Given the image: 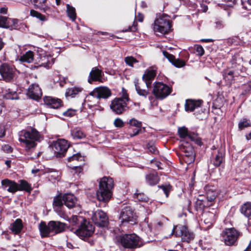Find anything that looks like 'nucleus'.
Segmentation results:
<instances>
[{
  "instance_id": "obj_1",
  "label": "nucleus",
  "mask_w": 251,
  "mask_h": 251,
  "mask_svg": "<svg viewBox=\"0 0 251 251\" xmlns=\"http://www.w3.org/2000/svg\"><path fill=\"white\" fill-rule=\"evenodd\" d=\"M69 209H80V205L77 203L76 197L72 194H64L62 196L58 195L53 198V206L54 210L60 217L65 220H69V216L65 210L63 205Z\"/></svg>"
},
{
  "instance_id": "obj_2",
  "label": "nucleus",
  "mask_w": 251,
  "mask_h": 251,
  "mask_svg": "<svg viewBox=\"0 0 251 251\" xmlns=\"http://www.w3.org/2000/svg\"><path fill=\"white\" fill-rule=\"evenodd\" d=\"M118 245L122 249H128L134 251L135 249L143 247L145 242L135 233L125 234L117 238Z\"/></svg>"
},
{
  "instance_id": "obj_3",
  "label": "nucleus",
  "mask_w": 251,
  "mask_h": 251,
  "mask_svg": "<svg viewBox=\"0 0 251 251\" xmlns=\"http://www.w3.org/2000/svg\"><path fill=\"white\" fill-rule=\"evenodd\" d=\"M99 186V189L96 192L98 200L104 203L108 202L111 198V190L114 187L113 178L109 176H103L100 180Z\"/></svg>"
},
{
  "instance_id": "obj_4",
  "label": "nucleus",
  "mask_w": 251,
  "mask_h": 251,
  "mask_svg": "<svg viewBox=\"0 0 251 251\" xmlns=\"http://www.w3.org/2000/svg\"><path fill=\"white\" fill-rule=\"evenodd\" d=\"M41 135L34 128L30 127L19 132V141L25 144L26 150H30L36 147V142L40 141Z\"/></svg>"
},
{
  "instance_id": "obj_5",
  "label": "nucleus",
  "mask_w": 251,
  "mask_h": 251,
  "mask_svg": "<svg viewBox=\"0 0 251 251\" xmlns=\"http://www.w3.org/2000/svg\"><path fill=\"white\" fill-rule=\"evenodd\" d=\"M153 30L156 35H163L170 32L172 30L171 21L166 14L157 16L154 22Z\"/></svg>"
},
{
  "instance_id": "obj_6",
  "label": "nucleus",
  "mask_w": 251,
  "mask_h": 251,
  "mask_svg": "<svg viewBox=\"0 0 251 251\" xmlns=\"http://www.w3.org/2000/svg\"><path fill=\"white\" fill-rule=\"evenodd\" d=\"M54 58L47 54L45 51L42 49L38 48L36 52L35 58L34 68L44 67L47 69L50 68L54 63Z\"/></svg>"
},
{
  "instance_id": "obj_7",
  "label": "nucleus",
  "mask_w": 251,
  "mask_h": 251,
  "mask_svg": "<svg viewBox=\"0 0 251 251\" xmlns=\"http://www.w3.org/2000/svg\"><path fill=\"white\" fill-rule=\"evenodd\" d=\"M173 235H175L176 237L181 236L182 241L187 243L193 240L195 237L193 232L189 230L186 226L183 225L174 226L170 236Z\"/></svg>"
},
{
  "instance_id": "obj_8",
  "label": "nucleus",
  "mask_w": 251,
  "mask_h": 251,
  "mask_svg": "<svg viewBox=\"0 0 251 251\" xmlns=\"http://www.w3.org/2000/svg\"><path fill=\"white\" fill-rule=\"evenodd\" d=\"M241 234L234 228H226L222 233L223 241L226 246H236Z\"/></svg>"
},
{
  "instance_id": "obj_9",
  "label": "nucleus",
  "mask_w": 251,
  "mask_h": 251,
  "mask_svg": "<svg viewBox=\"0 0 251 251\" xmlns=\"http://www.w3.org/2000/svg\"><path fill=\"white\" fill-rule=\"evenodd\" d=\"M238 55H234L232 57V59L230 61L231 64V67L235 68V70H225L223 72V78L226 82L227 84H231L233 80L234 77L238 74V73L236 72V70H241L242 65H240L241 62V59L240 57H238Z\"/></svg>"
},
{
  "instance_id": "obj_10",
  "label": "nucleus",
  "mask_w": 251,
  "mask_h": 251,
  "mask_svg": "<svg viewBox=\"0 0 251 251\" xmlns=\"http://www.w3.org/2000/svg\"><path fill=\"white\" fill-rule=\"evenodd\" d=\"M70 146L68 141L64 139L53 141L50 145L54 151L55 156L60 158L65 156Z\"/></svg>"
},
{
  "instance_id": "obj_11",
  "label": "nucleus",
  "mask_w": 251,
  "mask_h": 251,
  "mask_svg": "<svg viewBox=\"0 0 251 251\" xmlns=\"http://www.w3.org/2000/svg\"><path fill=\"white\" fill-rule=\"evenodd\" d=\"M172 91V87L163 82H154L152 93L157 99L163 100L169 96Z\"/></svg>"
},
{
  "instance_id": "obj_12",
  "label": "nucleus",
  "mask_w": 251,
  "mask_h": 251,
  "mask_svg": "<svg viewBox=\"0 0 251 251\" xmlns=\"http://www.w3.org/2000/svg\"><path fill=\"white\" fill-rule=\"evenodd\" d=\"M110 108L112 112L117 115L122 114L129 109V107L125 100L117 98L111 101Z\"/></svg>"
},
{
  "instance_id": "obj_13",
  "label": "nucleus",
  "mask_w": 251,
  "mask_h": 251,
  "mask_svg": "<svg viewBox=\"0 0 251 251\" xmlns=\"http://www.w3.org/2000/svg\"><path fill=\"white\" fill-rule=\"evenodd\" d=\"M120 219L121 222L131 223L133 224L136 223L137 216L132 208L129 205H126L122 208L120 215Z\"/></svg>"
},
{
  "instance_id": "obj_14",
  "label": "nucleus",
  "mask_w": 251,
  "mask_h": 251,
  "mask_svg": "<svg viewBox=\"0 0 251 251\" xmlns=\"http://www.w3.org/2000/svg\"><path fill=\"white\" fill-rule=\"evenodd\" d=\"M95 230L94 226L86 220L85 222L75 231L76 235L82 239L91 236Z\"/></svg>"
},
{
  "instance_id": "obj_15",
  "label": "nucleus",
  "mask_w": 251,
  "mask_h": 251,
  "mask_svg": "<svg viewBox=\"0 0 251 251\" xmlns=\"http://www.w3.org/2000/svg\"><path fill=\"white\" fill-rule=\"evenodd\" d=\"M15 67L7 63H3L0 66V74L6 82H10L15 75Z\"/></svg>"
},
{
  "instance_id": "obj_16",
  "label": "nucleus",
  "mask_w": 251,
  "mask_h": 251,
  "mask_svg": "<svg viewBox=\"0 0 251 251\" xmlns=\"http://www.w3.org/2000/svg\"><path fill=\"white\" fill-rule=\"evenodd\" d=\"M180 150L183 153L185 161L190 164L195 160V153L193 146L188 142L183 143L180 146Z\"/></svg>"
},
{
  "instance_id": "obj_17",
  "label": "nucleus",
  "mask_w": 251,
  "mask_h": 251,
  "mask_svg": "<svg viewBox=\"0 0 251 251\" xmlns=\"http://www.w3.org/2000/svg\"><path fill=\"white\" fill-rule=\"evenodd\" d=\"M92 220L95 225L100 227H105L108 223L106 213L101 210H97L93 213Z\"/></svg>"
},
{
  "instance_id": "obj_18",
  "label": "nucleus",
  "mask_w": 251,
  "mask_h": 251,
  "mask_svg": "<svg viewBox=\"0 0 251 251\" xmlns=\"http://www.w3.org/2000/svg\"><path fill=\"white\" fill-rule=\"evenodd\" d=\"M90 95L97 99H106L111 95V90L107 87L100 86L95 88Z\"/></svg>"
},
{
  "instance_id": "obj_19",
  "label": "nucleus",
  "mask_w": 251,
  "mask_h": 251,
  "mask_svg": "<svg viewBox=\"0 0 251 251\" xmlns=\"http://www.w3.org/2000/svg\"><path fill=\"white\" fill-rule=\"evenodd\" d=\"M156 75V70L154 69L153 68H150L146 70L145 71L142 76V79L146 83V86L148 88L151 87L152 82L154 79Z\"/></svg>"
},
{
  "instance_id": "obj_20",
  "label": "nucleus",
  "mask_w": 251,
  "mask_h": 251,
  "mask_svg": "<svg viewBox=\"0 0 251 251\" xmlns=\"http://www.w3.org/2000/svg\"><path fill=\"white\" fill-rule=\"evenodd\" d=\"M42 95V91L37 84H32L28 88L27 95L33 100H39Z\"/></svg>"
},
{
  "instance_id": "obj_21",
  "label": "nucleus",
  "mask_w": 251,
  "mask_h": 251,
  "mask_svg": "<svg viewBox=\"0 0 251 251\" xmlns=\"http://www.w3.org/2000/svg\"><path fill=\"white\" fill-rule=\"evenodd\" d=\"M49 226L54 234L63 232L66 228V224L57 221H50L49 222Z\"/></svg>"
},
{
  "instance_id": "obj_22",
  "label": "nucleus",
  "mask_w": 251,
  "mask_h": 251,
  "mask_svg": "<svg viewBox=\"0 0 251 251\" xmlns=\"http://www.w3.org/2000/svg\"><path fill=\"white\" fill-rule=\"evenodd\" d=\"M1 185L4 189L7 187V190L10 193H15L19 190V184L14 181L8 179H5L1 181Z\"/></svg>"
},
{
  "instance_id": "obj_23",
  "label": "nucleus",
  "mask_w": 251,
  "mask_h": 251,
  "mask_svg": "<svg viewBox=\"0 0 251 251\" xmlns=\"http://www.w3.org/2000/svg\"><path fill=\"white\" fill-rule=\"evenodd\" d=\"M102 72L97 67L93 68L89 74L88 81L92 84L94 81H100L102 78Z\"/></svg>"
},
{
  "instance_id": "obj_24",
  "label": "nucleus",
  "mask_w": 251,
  "mask_h": 251,
  "mask_svg": "<svg viewBox=\"0 0 251 251\" xmlns=\"http://www.w3.org/2000/svg\"><path fill=\"white\" fill-rule=\"evenodd\" d=\"M202 101L201 100H186L185 104V110L187 112L193 111L195 109L201 106Z\"/></svg>"
},
{
  "instance_id": "obj_25",
  "label": "nucleus",
  "mask_w": 251,
  "mask_h": 251,
  "mask_svg": "<svg viewBox=\"0 0 251 251\" xmlns=\"http://www.w3.org/2000/svg\"><path fill=\"white\" fill-rule=\"evenodd\" d=\"M44 100L45 103L51 108L57 109L62 105V101L61 100L58 99L47 97Z\"/></svg>"
},
{
  "instance_id": "obj_26",
  "label": "nucleus",
  "mask_w": 251,
  "mask_h": 251,
  "mask_svg": "<svg viewBox=\"0 0 251 251\" xmlns=\"http://www.w3.org/2000/svg\"><path fill=\"white\" fill-rule=\"evenodd\" d=\"M39 229L42 238L49 237L52 233L49 226V222L48 225L44 222H41L39 225Z\"/></svg>"
},
{
  "instance_id": "obj_27",
  "label": "nucleus",
  "mask_w": 251,
  "mask_h": 251,
  "mask_svg": "<svg viewBox=\"0 0 251 251\" xmlns=\"http://www.w3.org/2000/svg\"><path fill=\"white\" fill-rule=\"evenodd\" d=\"M19 26V20L5 17L4 28H9L10 30H12L18 28Z\"/></svg>"
},
{
  "instance_id": "obj_28",
  "label": "nucleus",
  "mask_w": 251,
  "mask_h": 251,
  "mask_svg": "<svg viewBox=\"0 0 251 251\" xmlns=\"http://www.w3.org/2000/svg\"><path fill=\"white\" fill-rule=\"evenodd\" d=\"M35 56L36 53H34L31 50H28L21 56L19 60L22 62L30 63L33 61H35Z\"/></svg>"
},
{
  "instance_id": "obj_29",
  "label": "nucleus",
  "mask_w": 251,
  "mask_h": 251,
  "mask_svg": "<svg viewBox=\"0 0 251 251\" xmlns=\"http://www.w3.org/2000/svg\"><path fill=\"white\" fill-rule=\"evenodd\" d=\"M86 219L80 216L74 215L71 218L69 217V220H66L73 226L79 228L85 221Z\"/></svg>"
},
{
  "instance_id": "obj_30",
  "label": "nucleus",
  "mask_w": 251,
  "mask_h": 251,
  "mask_svg": "<svg viewBox=\"0 0 251 251\" xmlns=\"http://www.w3.org/2000/svg\"><path fill=\"white\" fill-rule=\"evenodd\" d=\"M146 182L150 186L156 185L159 181V177L157 174L150 173L145 176Z\"/></svg>"
},
{
  "instance_id": "obj_31",
  "label": "nucleus",
  "mask_w": 251,
  "mask_h": 251,
  "mask_svg": "<svg viewBox=\"0 0 251 251\" xmlns=\"http://www.w3.org/2000/svg\"><path fill=\"white\" fill-rule=\"evenodd\" d=\"M3 97L7 100H18L19 99L18 93L14 90L9 88L3 90Z\"/></svg>"
},
{
  "instance_id": "obj_32",
  "label": "nucleus",
  "mask_w": 251,
  "mask_h": 251,
  "mask_svg": "<svg viewBox=\"0 0 251 251\" xmlns=\"http://www.w3.org/2000/svg\"><path fill=\"white\" fill-rule=\"evenodd\" d=\"M23 227L22 221L20 219H17L12 224L10 229L15 234H18L21 231Z\"/></svg>"
},
{
  "instance_id": "obj_33",
  "label": "nucleus",
  "mask_w": 251,
  "mask_h": 251,
  "mask_svg": "<svg viewBox=\"0 0 251 251\" xmlns=\"http://www.w3.org/2000/svg\"><path fill=\"white\" fill-rule=\"evenodd\" d=\"M208 205V203L207 202L206 200L198 198L195 202V208L197 211L202 212L204 210V207Z\"/></svg>"
},
{
  "instance_id": "obj_34",
  "label": "nucleus",
  "mask_w": 251,
  "mask_h": 251,
  "mask_svg": "<svg viewBox=\"0 0 251 251\" xmlns=\"http://www.w3.org/2000/svg\"><path fill=\"white\" fill-rule=\"evenodd\" d=\"M133 198L135 201L147 202L149 200L148 197L143 193L140 192L136 190L135 192L133 195Z\"/></svg>"
},
{
  "instance_id": "obj_35",
  "label": "nucleus",
  "mask_w": 251,
  "mask_h": 251,
  "mask_svg": "<svg viewBox=\"0 0 251 251\" xmlns=\"http://www.w3.org/2000/svg\"><path fill=\"white\" fill-rule=\"evenodd\" d=\"M240 210L241 213L246 217L251 218V202H247L244 204Z\"/></svg>"
},
{
  "instance_id": "obj_36",
  "label": "nucleus",
  "mask_w": 251,
  "mask_h": 251,
  "mask_svg": "<svg viewBox=\"0 0 251 251\" xmlns=\"http://www.w3.org/2000/svg\"><path fill=\"white\" fill-rule=\"evenodd\" d=\"M68 161L69 162H80L84 164V157L82 156L80 153H76L68 157Z\"/></svg>"
},
{
  "instance_id": "obj_37",
  "label": "nucleus",
  "mask_w": 251,
  "mask_h": 251,
  "mask_svg": "<svg viewBox=\"0 0 251 251\" xmlns=\"http://www.w3.org/2000/svg\"><path fill=\"white\" fill-rule=\"evenodd\" d=\"M66 12L68 16L73 22L75 21L76 17L75 8L69 4H66Z\"/></svg>"
},
{
  "instance_id": "obj_38",
  "label": "nucleus",
  "mask_w": 251,
  "mask_h": 251,
  "mask_svg": "<svg viewBox=\"0 0 251 251\" xmlns=\"http://www.w3.org/2000/svg\"><path fill=\"white\" fill-rule=\"evenodd\" d=\"M71 135L74 139H81L85 137V133L78 128H75L72 130Z\"/></svg>"
},
{
  "instance_id": "obj_39",
  "label": "nucleus",
  "mask_w": 251,
  "mask_h": 251,
  "mask_svg": "<svg viewBox=\"0 0 251 251\" xmlns=\"http://www.w3.org/2000/svg\"><path fill=\"white\" fill-rule=\"evenodd\" d=\"M134 83L135 89L137 94L139 96H142L144 98H146L147 96L150 94L149 91L147 90L141 89V87L139 85V83H138L137 80H135Z\"/></svg>"
},
{
  "instance_id": "obj_40",
  "label": "nucleus",
  "mask_w": 251,
  "mask_h": 251,
  "mask_svg": "<svg viewBox=\"0 0 251 251\" xmlns=\"http://www.w3.org/2000/svg\"><path fill=\"white\" fill-rule=\"evenodd\" d=\"M82 88L78 87H73L68 88L66 92V96H70L72 98L75 97L79 92H81Z\"/></svg>"
},
{
  "instance_id": "obj_41",
  "label": "nucleus",
  "mask_w": 251,
  "mask_h": 251,
  "mask_svg": "<svg viewBox=\"0 0 251 251\" xmlns=\"http://www.w3.org/2000/svg\"><path fill=\"white\" fill-rule=\"evenodd\" d=\"M19 191H25L27 192H30L31 191V187L29 183L25 180H20V184H19Z\"/></svg>"
},
{
  "instance_id": "obj_42",
  "label": "nucleus",
  "mask_w": 251,
  "mask_h": 251,
  "mask_svg": "<svg viewBox=\"0 0 251 251\" xmlns=\"http://www.w3.org/2000/svg\"><path fill=\"white\" fill-rule=\"evenodd\" d=\"M147 148L150 152L154 154H157L159 151L155 142L153 140L149 141L146 145Z\"/></svg>"
},
{
  "instance_id": "obj_43",
  "label": "nucleus",
  "mask_w": 251,
  "mask_h": 251,
  "mask_svg": "<svg viewBox=\"0 0 251 251\" xmlns=\"http://www.w3.org/2000/svg\"><path fill=\"white\" fill-rule=\"evenodd\" d=\"M188 131L187 128L182 126L178 128L177 132L180 138L186 139L187 137Z\"/></svg>"
},
{
  "instance_id": "obj_44",
  "label": "nucleus",
  "mask_w": 251,
  "mask_h": 251,
  "mask_svg": "<svg viewBox=\"0 0 251 251\" xmlns=\"http://www.w3.org/2000/svg\"><path fill=\"white\" fill-rule=\"evenodd\" d=\"M30 15L31 16L33 17H36L39 19L41 21H45L47 20L46 17L41 14L40 13L33 10L31 9L30 11Z\"/></svg>"
},
{
  "instance_id": "obj_45",
  "label": "nucleus",
  "mask_w": 251,
  "mask_h": 251,
  "mask_svg": "<svg viewBox=\"0 0 251 251\" xmlns=\"http://www.w3.org/2000/svg\"><path fill=\"white\" fill-rule=\"evenodd\" d=\"M217 151L218 153L215 156L212 153V156L213 159L211 160V162L214 166L219 167L220 166V150L218 149Z\"/></svg>"
},
{
  "instance_id": "obj_46",
  "label": "nucleus",
  "mask_w": 251,
  "mask_h": 251,
  "mask_svg": "<svg viewBox=\"0 0 251 251\" xmlns=\"http://www.w3.org/2000/svg\"><path fill=\"white\" fill-rule=\"evenodd\" d=\"M206 196V201L208 203V202H212L216 199V193L215 191H209L207 192Z\"/></svg>"
},
{
  "instance_id": "obj_47",
  "label": "nucleus",
  "mask_w": 251,
  "mask_h": 251,
  "mask_svg": "<svg viewBox=\"0 0 251 251\" xmlns=\"http://www.w3.org/2000/svg\"><path fill=\"white\" fill-rule=\"evenodd\" d=\"M251 123L249 120L247 119H243L238 124V127L240 130L244 129L245 127L250 126Z\"/></svg>"
},
{
  "instance_id": "obj_48",
  "label": "nucleus",
  "mask_w": 251,
  "mask_h": 251,
  "mask_svg": "<svg viewBox=\"0 0 251 251\" xmlns=\"http://www.w3.org/2000/svg\"><path fill=\"white\" fill-rule=\"evenodd\" d=\"M171 63L176 68H181L185 65V62L181 59H176L175 58Z\"/></svg>"
},
{
  "instance_id": "obj_49",
  "label": "nucleus",
  "mask_w": 251,
  "mask_h": 251,
  "mask_svg": "<svg viewBox=\"0 0 251 251\" xmlns=\"http://www.w3.org/2000/svg\"><path fill=\"white\" fill-rule=\"evenodd\" d=\"M84 164H82V163H75V166H70L71 168L74 170L76 174L79 175L80 173H81L83 171L82 166Z\"/></svg>"
},
{
  "instance_id": "obj_50",
  "label": "nucleus",
  "mask_w": 251,
  "mask_h": 251,
  "mask_svg": "<svg viewBox=\"0 0 251 251\" xmlns=\"http://www.w3.org/2000/svg\"><path fill=\"white\" fill-rule=\"evenodd\" d=\"M126 63L130 67H133L134 63L137 62V61L132 56L126 57L125 59Z\"/></svg>"
},
{
  "instance_id": "obj_51",
  "label": "nucleus",
  "mask_w": 251,
  "mask_h": 251,
  "mask_svg": "<svg viewBox=\"0 0 251 251\" xmlns=\"http://www.w3.org/2000/svg\"><path fill=\"white\" fill-rule=\"evenodd\" d=\"M194 48L198 55L201 56L204 54V50L201 45H196L195 46Z\"/></svg>"
},
{
  "instance_id": "obj_52",
  "label": "nucleus",
  "mask_w": 251,
  "mask_h": 251,
  "mask_svg": "<svg viewBox=\"0 0 251 251\" xmlns=\"http://www.w3.org/2000/svg\"><path fill=\"white\" fill-rule=\"evenodd\" d=\"M159 188L161 189L165 194L166 197L167 198L169 195L170 192V185H161L158 186Z\"/></svg>"
},
{
  "instance_id": "obj_53",
  "label": "nucleus",
  "mask_w": 251,
  "mask_h": 251,
  "mask_svg": "<svg viewBox=\"0 0 251 251\" xmlns=\"http://www.w3.org/2000/svg\"><path fill=\"white\" fill-rule=\"evenodd\" d=\"M129 124L131 126H133L137 128H141L142 127V123L135 119L130 120L129 121Z\"/></svg>"
},
{
  "instance_id": "obj_54",
  "label": "nucleus",
  "mask_w": 251,
  "mask_h": 251,
  "mask_svg": "<svg viewBox=\"0 0 251 251\" xmlns=\"http://www.w3.org/2000/svg\"><path fill=\"white\" fill-rule=\"evenodd\" d=\"M243 89L244 92L242 94L245 95L248 93L251 92V81L249 82L248 83L244 84L243 86Z\"/></svg>"
},
{
  "instance_id": "obj_55",
  "label": "nucleus",
  "mask_w": 251,
  "mask_h": 251,
  "mask_svg": "<svg viewBox=\"0 0 251 251\" xmlns=\"http://www.w3.org/2000/svg\"><path fill=\"white\" fill-rule=\"evenodd\" d=\"M122 97L120 98H121L124 100L126 102L129 101L130 100V99L128 97V95L127 93V91L124 88H122V92H121Z\"/></svg>"
},
{
  "instance_id": "obj_56",
  "label": "nucleus",
  "mask_w": 251,
  "mask_h": 251,
  "mask_svg": "<svg viewBox=\"0 0 251 251\" xmlns=\"http://www.w3.org/2000/svg\"><path fill=\"white\" fill-rule=\"evenodd\" d=\"M137 30V23H135V22H134V23L132 26H129L127 28L123 29V31L124 32H127V31L135 32Z\"/></svg>"
},
{
  "instance_id": "obj_57",
  "label": "nucleus",
  "mask_w": 251,
  "mask_h": 251,
  "mask_svg": "<svg viewBox=\"0 0 251 251\" xmlns=\"http://www.w3.org/2000/svg\"><path fill=\"white\" fill-rule=\"evenodd\" d=\"M114 125L117 127H122L124 126V123L121 119L117 118L115 120Z\"/></svg>"
},
{
  "instance_id": "obj_58",
  "label": "nucleus",
  "mask_w": 251,
  "mask_h": 251,
  "mask_svg": "<svg viewBox=\"0 0 251 251\" xmlns=\"http://www.w3.org/2000/svg\"><path fill=\"white\" fill-rule=\"evenodd\" d=\"M198 134L194 132L188 131V134L187 138L189 139L192 141H195Z\"/></svg>"
},
{
  "instance_id": "obj_59",
  "label": "nucleus",
  "mask_w": 251,
  "mask_h": 251,
  "mask_svg": "<svg viewBox=\"0 0 251 251\" xmlns=\"http://www.w3.org/2000/svg\"><path fill=\"white\" fill-rule=\"evenodd\" d=\"M75 114V110L72 109H69L63 113V115L67 117H72Z\"/></svg>"
},
{
  "instance_id": "obj_60",
  "label": "nucleus",
  "mask_w": 251,
  "mask_h": 251,
  "mask_svg": "<svg viewBox=\"0 0 251 251\" xmlns=\"http://www.w3.org/2000/svg\"><path fill=\"white\" fill-rule=\"evenodd\" d=\"M37 8L40 9L42 11L46 13L49 10V7L45 4H43L41 2H39V5H36Z\"/></svg>"
},
{
  "instance_id": "obj_61",
  "label": "nucleus",
  "mask_w": 251,
  "mask_h": 251,
  "mask_svg": "<svg viewBox=\"0 0 251 251\" xmlns=\"http://www.w3.org/2000/svg\"><path fill=\"white\" fill-rule=\"evenodd\" d=\"M163 54L164 56L167 58L171 63L172 62V61L174 60V59L175 58V56L169 53L166 51H163Z\"/></svg>"
},
{
  "instance_id": "obj_62",
  "label": "nucleus",
  "mask_w": 251,
  "mask_h": 251,
  "mask_svg": "<svg viewBox=\"0 0 251 251\" xmlns=\"http://www.w3.org/2000/svg\"><path fill=\"white\" fill-rule=\"evenodd\" d=\"M1 150L6 153H11L13 149L11 146L8 145H4L1 147Z\"/></svg>"
},
{
  "instance_id": "obj_63",
  "label": "nucleus",
  "mask_w": 251,
  "mask_h": 251,
  "mask_svg": "<svg viewBox=\"0 0 251 251\" xmlns=\"http://www.w3.org/2000/svg\"><path fill=\"white\" fill-rule=\"evenodd\" d=\"M242 5L245 9H251V0H247V2L243 1Z\"/></svg>"
},
{
  "instance_id": "obj_64",
  "label": "nucleus",
  "mask_w": 251,
  "mask_h": 251,
  "mask_svg": "<svg viewBox=\"0 0 251 251\" xmlns=\"http://www.w3.org/2000/svg\"><path fill=\"white\" fill-rule=\"evenodd\" d=\"M140 131H141V128L133 129V132L130 134V136L133 137L138 135Z\"/></svg>"
}]
</instances>
